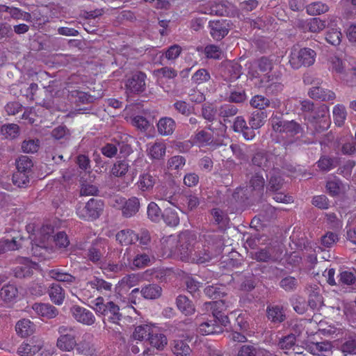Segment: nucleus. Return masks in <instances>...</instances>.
I'll return each instance as SVG.
<instances>
[{
  "label": "nucleus",
  "instance_id": "3",
  "mask_svg": "<svg viewBox=\"0 0 356 356\" xmlns=\"http://www.w3.org/2000/svg\"><path fill=\"white\" fill-rule=\"evenodd\" d=\"M316 52L310 48L298 49L293 47L291 50L289 63L293 69H298L302 66H310L315 61Z\"/></svg>",
  "mask_w": 356,
  "mask_h": 356
},
{
  "label": "nucleus",
  "instance_id": "55",
  "mask_svg": "<svg viewBox=\"0 0 356 356\" xmlns=\"http://www.w3.org/2000/svg\"><path fill=\"white\" fill-rule=\"evenodd\" d=\"M343 187L342 181L339 179L327 181L326 183V189L328 193L332 196H338Z\"/></svg>",
  "mask_w": 356,
  "mask_h": 356
},
{
  "label": "nucleus",
  "instance_id": "9",
  "mask_svg": "<svg viewBox=\"0 0 356 356\" xmlns=\"http://www.w3.org/2000/svg\"><path fill=\"white\" fill-rule=\"evenodd\" d=\"M205 245L211 250L214 255L218 257L224 249L222 236L216 232H208L204 235Z\"/></svg>",
  "mask_w": 356,
  "mask_h": 356
},
{
  "label": "nucleus",
  "instance_id": "32",
  "mask_svg": "<svg viewBox=\"0 0 356 356\" xmlns=\"http://www.w3.org/2000/svg\"><path fill=\"white\" fill-rule=\"evenodd\" d=\"M147 341L149 345L154 348H156L158 350H162L168 343L166 337L161 333L152 332L151 337L147 338Z\"/></svg>",
  "mask_w": 356,
  "mask_h": 356
},
{
  "label": "nucleus",
  "instance_id": "54",
  "mask_svg": "<svg viewBox=\"0 0 356 356\" xmlns=\"http://www.w3.org/2000/svg\"><path fill=\"white\" fill-rule=\"evenodd\" d=\"M317 165L322 171L327 172L337 167V163L334 158L322 156L317 162Z\"/></svg>",
  "mask_w": 356,
  "mask_h": 356
},
{
  "label": "nucleus",
  "instance_id": "62",
  "mask_svg": "<svg viewBox=\"0 0 356 356\" xmlns=\"http://www.w3.org/2000/svg\"><path fill=\"white\" fill-rule=\"evenodd\" d=\"M30 243L32 244L31 252L33 256L42 259H45L49 252V248L45 246L44 243H41V244H33L30 242Z\"/></svg>",
  "mask_w": 356,
  "mask_h": 356
},
{
  "label": "nucleus",
  "instance_id": "24",
  "mask_svg": "<svg viewBox=\"0 0 356 356\" xmlns=\"http://www.w3.org/2000/svg\"><path fill=\"white\" fill-rule=\"evenodd\" d=\"M23 237H21L18 241L17 238L13 237L11 240L10 239H1L0 240V254L5 253L7 251L15 250L22 248L23 244L21 241H24Z\"/></svg>",
  "mask_w": 356,
  "mask_h": 356
},
{
  "label": "nucleus",
  "instance_id": "34",
  "mask_svg": "<svg viewBox=\"0 0 356 356\" xmlns=\"http://www.w3.org/2000/svg\"><path fill=\"white\" fill-rule=\"evenodd\" d=\"M33 163L27 156H21L16 160V168L17 171L33 174L32 168Z\"/></svg>",
  "mask_w": 356,
  "mask_h": 356
},
{
  "label": "nucleus",
  "instance_id": "59",
  "mask_svg": "<svg viewBox=\"0 0 356 356\" xmlns=\"http://www.w3.org/2000/svg\"><path fill=\"white\" fill-rule=\"evenodd\" d=\"M129 163L127 161H118L114 163L111 172L115 177H123L127 172Z\"/></svg>",
  "mask_w": 356,
  "mask_h": 356
},
{
  "label": "nucleus",
  "instance_id": "53",
  "mask_svg": "<svg viewBox=\"0 0 356 356\" xmlns=\"http://www.w3.org/2000/svg\"><path fill=\"white\" fill-rule=\"evenodd\" d=\"M135 232L131 229H123L116 234V240L121 244L128 245L134 243Z\"/></svg>",
  "mask_w": 356,
  "mask_h": 356
},
{
  "label": "nucleus",
  "instance_id": "20",
  "mask_svg": "<svg viewBox=\"0 0 356 356\" xmlns=\"http://www.w3.org/2000/svg\"><path fill=\"white\" fill-rule=\"evenodd\" d=\"M15 330L18 335L26 337L33 334L35 325L30 320L23 318L17 323Z\"/></svg>",
  "mask_w": 356,
  "mask_h": 356
},
{
  "label": "nucleus",
  "instance_id": "33",
  "mask_svg": "<svg viewBox=\"0 0 356 356\" xmlns=\"http://www.w3.org/2000/svg\"><path fill=\"white\" fill-rule=\"evenodd\" d=\"M24 261H26V264L17 266L13 270L14 275L17 278H26L33 275V271L31 265L35 264L30 262L27 258H25Z\"/></svg>",
  "mask_w": 356,
  "mask_h": 356
},
{
  "label": "nucleus",
  "instance_id": "5",
  "mask_svg": "<svg viewBox=\"0 0 356 356\" xmlns=\"http://www.w3.org/2000/svg\"><path fill=\"white\" fill-rule=\"evenodd\" d=\"M195 240V234L189 231H184L179 235L177 254L183 261L189 262L193 249V243Z\"/></svg>",
  "mask_w": 356,
  "mask_h": 356
},
{
  "label": "nucleus",
  "instance_id": "26",
  "mask_svg": "<svg viewBox=\"0 0 356 356\" xmlns=\"http://www.w3.org/2000/svg\"><path fill=\"white\" fill-rule=\"evenodd\" d=\"M200 330L202 334H219L223 332V328L221 325H219L213 318L211 320H208L200 325Z\"/></svg>",
  "mask_w": 356,
  "mask_h": 356
},
{
  "label": "nucleus",
  "instance_id": "25",
  "mask_svg": "<svg viewBox=\"0 0 356 356\" xmlns=\"http://www.w3.org/2000/svg\"><path fill=\"white\" fill-rule=\"evenodd\" d=\"M171 350L176 356H191V349L183 340H174L171 343Z\"/></svg>",
  "mask_w": 356,
  "mask_h": 356
},
{
  "label": "nucleus",
  "instance_id": "17",
  "mask_svg": "<svg viewBox=\"0 0 356 356\" xmlns=\"http://www.w3.org/2000/svg\"><path fill=\"white\" fill-rule=\"evenodd\" d=\"M157 129L160 135L171 136L176 128L175 121L169 117H163L157 122Z\"/></svg>",
  "mask_w": 356,
  "mask_h": 356
},
{
  "label": "nucleus",
  "instance_id": "12",
  "mask_svg": "<svg viewBox=\"0 0 356 356\" xmlns=\"http://www.w3.org/2000/svg\"><path fill=\"white\" fill-rule=\"evenodd\" d=\"M217 257L205 245L202 247L197 246L191 255L189 262L197 264L209 262Z\"/></svg>",
  "mask_w": 356,
  "mask_h": 356
},
{
  "label": "nucleus",
  "instance_id": "11",
  "mask_svg": "<svg viewBox=\"0 0 356 356\" xmlns=\"http://www.w3.org/2000/svg\"><path fill=\"white\" fill-rule=\"evenodd\" d=\"M282 253V252L276 247L268 245L257 251L253 258L259 262L275 261L280 257Z\"/></svg>",
  "mask_w": 356,
  "mask_h": 356
},
{
  "label": "nucleus",
  "instance_id": "56",
  "mask_svg": "<svg viewBox=\"0 0 356 356\" xmlns=\"http://www.w3.org/2000/svg\"><path fill=\"white\" fill-rule=\"evenodd\" d=\"M218 115L225 122L228 118L236 115L238 111V108L232 104L222 105L218 110Z\"/></svg>",
  "mask_w": 356,
  "mask_h": 356
},
{
  "label": "nucleus",
  "instance_id": "23",
  "mask_svg": "<svg viewBox=\"0 0 356 356\" xmlns=\"http://www.w3.org/2000/svg\"><path fill=\"white\" fill-rule=\"evenodd\" d=\"M140 293L145 299L154 300L161 297L162 289L158 284H149L142 288Z\"/></svg>",
  "mask_w": 356,
  "mask_h": 356
},
{
  "label": "nucleus",
  "instance_id": "7",
  "mask_svg": "<svg viewBox=\"0 0 356 356\" xmlns=\"http://www.w3.org/2000/svg\"><path fill=\"white\" fill-rule=\"evenodd\" d=\"M146 74L143 72H134L126 81L125 86L127 92L139 94L144 92L146 88Z\"/></svg>",
  "mask_w": 356,
  "mask_h": 356
},
{
  "label": "nucleus",
  "instance_id": "58",
  "mask_svg": "<svg viewBox=\"0 0 356 356\" xmlns=\"http://www.w3.org/2000/svg\"><path fill=\"white\" fill-rule=\"evenodd\" d=\"M51 136L56 140H67L70 137V131L65 125H60L51 131Z\"/></svg>",
  "mask_w": 356,
  "mask_h": 356
},
{
  "label": "nucleus",
  "instance_id": "27",
  "mask_svg": "<svg viewBox=\"0 0 356 356\" xmlns=\"http://www.w3.org/2000/svg\"><path fill=\"white\" fill-rule=\"evenodd\" d=\"M104 316L113 323H118L122 317L119 306L112 301L107 302V309Z\"/></svg>",
  "mask_w": 356,
  "mask_h": 356
},
{
  "label": "nucleus",
  "instance_id": "47",
  "mask_svg": "<svg viewBox=\"0 0 356 356\" xmlns=\"http://www.w3.org/2000/svg\"><path fill=\"white\" fill-rule=\"evenodd\" d=\"M147 213L148 218L154 222H158L161 220L162 218V213L161 209L154 202H151L148 206L147 209Z\"/></svg>",
  "mask_w": 356,
  "mask_h": 356
},
{
  "label": "nucleus",
  "instance_id": "8",
  "mask_svg": "<svg viewBox=\"0 0 356 356\" xmlns=\"http://www.w3.org/2000/svg\"><path fill=\"white\" fill-rule=\"evenodd\" d=\"M205 305L207 307L211 306L212 309V314L213 319L219 325L226 327L229 323L227 314L223 312V307L226 308L227 305H225V301L223 300H219L214 302H206Z\"/></svg>",
  "mask_w": 356,
  "mask_h": 356
},
{
  "label": "nucleus",
  "instance_id": "41",
  "mask_svg": "<svg viewBox=\"0 0 356 356\" xmlns=\"http://www.w3.org/2000/svg\"><path fill=\"white\" fill-rule=\"evenodd\" d=\"M139 242V245L143 249H147V245L151 242V236L147 229H142L138 233L135 232L134 236V243Z\"/></svg>",
  "mask_w": 356,
  "mask_h": 356
},
{
  "label": "nucleus",
  "instance_id": "13",
  "mask_svg": "<svg viewBox=\"0 0 356 356\" xmlns=\"http://www.w3.org/2000/svg\"><path fill=\"white\" fill-rule=\"evenodd\" d=\"M72 316L79 323L91 325L95 322V317L92 312L79 305H73L70 308Z\"/></svg>",
  "mask_w": 356,
  "mask_h": 356
},
{
  "label": "nucleus",
  "instance_id": "50",
  "mask_svg": "<svg viewBox=\"0 0 356 356\" xmlns=\"http://www.w3.org/2000/svg\"><path fill=\"white\" fill-rule=\"evenodd\" d=\"M250 104L252 107L258 108V111H264L266 108L270 106V102L267 97L257 95L251 99Z\"/></svg>",
  "mask_w": 356,
  "mask_h": 356
},
{
  "label": "nucleus",
  "instance_id": "52",
  "mask_svg": "<svg viewBox=\"0 0 356 356\" xmlns=\"http://www.w3.org/2000/svg\"><path fill=\"white\" fill-rule=\"evenodd\" d=\"M284 185V179L278 175L272 174L268 180L267 189L272 192H277Z\"/></svg>",
  "mask_w": 356,
  "mask_h": 356
},
{
  "label": "nucleus",
  "instance_id": "44",
  "mask_svg": "<svg viewBox=\"0 0 356 356\" xmlns=\"http://www.w3.org/2000/svg\"><path fill=\"white\" fill-rule=\"evenodd\" d=\"M307 13L310 15H318L327 13L329 7L327 4L321 1H316L309 4L307 7Z\"/></svg>",
  "mask_w": 356,
  "mask_h": 356
},
{
  "label": "nucleus",
  "instance_id": "40",
  "mask_svg": "<svg viewBox=\"0 0 356 356\" xmlns=\"http://www.w3.org/2000/svg\"><path fill=\"white\" fill-rule=\"evenodd\" d=\"M153 332L152 328L148 325H138L135 328L133 337L135 339L143 341L151 337Z\"/></svg>",
  "mask_w": 356,
  "mask_h": 356
},
{
  "label": "nucleus",
  "instance_id": "63",
  "mask_svg": "<svg viewBox=\"0 0 356 356\" xmlns=\"http://www.w3.org/2000/svg\"><path fill=\"white\" fill-rule=\"evenodd\" d=\"M40 147V140L38 139L25 140L22 143V149L25 153L37 152Z\"/></svg>",
  "mask_w": 356,
  "mask_h": 356
},
{
  "label": "nucleus",
  "instance_id": "45",
  "mask_svg": "<svg viewBox=\"0 0 356 356\" xmlns=\"http://www.w3.org/2000/svg\"><path fill=\"white\" fill-rule=\"evenodd\" d=\"M256 280L254 274L247 273L242 276V280L240 284V290L250 292L256 286Z\"/></svg>",
  "mask_w": 356,
  "mask_h": 356
},
{
  "label": "nucleus",
  "instance_id": "22",
  "mask_svg": "<svg viewBox=\"0 0 356 356\" xmlns=\"http://www.w3.org/2000/svg\"><path fill=\"white\" fill-rule=\"evenodd\" d=\"M266 315L268 320L274 323H280L286 319L283 307L279 305L267 307Z\"/></svg>",
  "mask_w": 356,
  "mask_h": 356
},
{
  "label": "nucleus",
  "instance_id": "1",
  "mask_svg": "<svg viewBox=\"0 0 356 356\" xmlns=\"http://www.w3.org/2000/svg\"><path fill=\"white\" fill-rule=\"evenodd\" d=\"M270 124L273 131L284 139L283 144L285 147L296 141V136L300 135L302 137L305 134V131L301 124L294 120H286L282 114H273L270 118Z\"/></svg>",
  "mask_w": 356,
  "mask_h": 356
},
{
  "label": "nucleus",
  "instance_id": "16",
  "mask_svg": "<svg viewBox=\"0 0 356 356\" xmlns=\"http://www.w3.org/2000/svg\"><path fill=\"white\" fill-rule=\"evenodd\" d=\"M265 184V179L259 173H255L250 180V187L252 188L255 194V200L259 201L264 194V188Z\"/></svg>",
  "mask_w": 356,
  "mask_h": 356
},
{
  "label": "nucleus",
  "instance_id": "61",
  "mask_svg": "<svg viewBox=\"0 0 356 356\" xmlns=\"http://www.w3.org/2000/svg\"><path fill=\"white\" fill-rule=\"evenodd\" d=\"M280 286L286 291H293L298 286V280L294 277L287 276L280 280Z\"/></svg>",
  "mask_w": 356,
  "mask_h": 356
},
{
  "label": "nucleus",
  "instance_id": "37",
  "mask_svg": "<svg viewBox=\"0 0 356 356\" xmlns=\"http://www.w3.org/2000/svg\"><path fill=\"white\" fill-rule=\"evenodd\" d=\"M49 295L51 300L57 305L62 304L65 298L64 291L58 284H52L51 287L49 290Z\"/></svg>",
  "mask_w": 356,
  "mask_h": 356
},
{
  "label": "nucleus",
  "instance_id": "21",
  "mask_svg": "<svg viewBox=\"0 0 356 356\" xmlns=\"http://www.w3.org/2000/svg\"><path fill=\"white\" fill-rule=\"evenodd\" d=\"M176 305L179 310L186 316L191 315L195 311L193 302L184 295H179L177 297Z\"/></svg>",
  "mask_w": 356,
  "mask_h": 356
},
{
  "label": "nucleus",
  "instance_id": "10",
  "mask_svg": "<svg viewBox=\"0 0 356 356\" xmlns=\"http://www.w3.org/2000/svg\"><path fill=\"white\" fill-rule=\"evenodd\" d=\"M209 27L212 38L216 40H221L229 33L230 24L227 19H218L210 21Z\"/></svg>",
  "mask_w": 356,
  "mask_h": 356
},
{
  "label": "nucleus",
  "instance_id": "35",
  "mask_svg": "<svg viewBox=\"0 0 356 356\" xmlns=\"http://www.w3.org/2000/svg\"><path fill=\"white\" fill-rule=\"evenodd\" d=\"M42 347V343L38 344L22 343L18 348V353L22 356H31L38 353Z\"/></svg>",
  "mask_w": 356,
  "mask_h": 356
},
{
  "label": "nucleus",
  "instance_id": "18",
  "mask_svg": "<svg viewBox=\"0 0 356 356\" xmlns=\"http://www.w3.org/2000/svg\"><path fill=\"white\" fill-rule=\"evenodd\" d=\"M32 308L38 315L48 319L55 318L58 314V309L49 304L35 303Z\"/></svg>",
  "mask_w": 356,
  "mask_h": 356
},
{
  "label": "nucleus",
  "instance_id": "42",
  "mask_svg": "<svg viewBox=\"0 0 356 356\" xmlns=\"http://www.w3.org/2000/svg\"><path fill=\"white\" fill-rule=\"evenodd\" d=\"M166 147L163 143H155L148 149V154L154 159H161L165 154Z\"/></svg>",
  "mask_w": 356,
  "mask_h": 356
},
{
  "label": "nucleus",
  "instance_id": "30",
  "mask_svg": "<svg viewBox=\"0 0 356 356\" xmlns=\"http://www.w3.org/2000/svg\"><path fill=\"white\" fill-rule=\"evenodd\" d=\"M204 293L211 299H220L227 296L225 286L218 284L206 286Z\"/></svg>",
  "mask_w": 356,
  "mask_h": 356
},
{
  "label": "nucleus",
  "instance_id": "51",
  "mask_svg": "<svg viewBox=\"0 0 356 356\" xmlns=\"http://www.w3.org/2000/svg\"><path fill=\"white\" fill-rule=\"evenodd\" d=\"M308 305L313 309L319 308L323 305V298L318 289H312L311 291Z\"/></svg>",
  "mask_w": 356,
  "mask_h": 356
},
{
  "label": "nucleus",
  "instance_id": "49",
  "mask_svg": "<svg viewBox=\"0 0 356 356\" xmlns=\"http://www.w3.org/2000/svg\"><path fill=\"white\" fill-rule=\"evenodd\" d=\"M156 181L157 179L154 175L145 173L140 176L139 186L143 191H149L153 188Z\"/></svg>",
  "mask_w": 356,
  "mask_h": 356
},
{
  "label": "nucleus",
  "instance_id": "28",
  "mask_svg": "<svg viewBox=\"0 0 356 356\" xmlns=\"http://www.w3.org/2000/svg\"><path fill=\"white\" fill-rule=\"evenodd\" d=\"M339 350L345 356L356 353V339L353 336L345 337L341 340Z\"/></svg>",
  "mask_w": 356,
  "mask_h": 356
},
{
  "label": "nucleus",
  "instance_id": "39",
  "mask_svg": "<svg viewBox=\"0 0 356 356\" xmlns=\"http://www.w3.org/2000/svg\"><path fill=\"white\" fill-rule=\"evenodd\" d=\"M17 288L13 284H6L0 290V297L6 302H10L17 296Z\"/></svg>",
  "mask_w": 356,
  "mask_h": 356
},
{
  "label": "nucleus",
  "instance_id": "2",
  "mask_svg": "<svg viewBox=\"0 0 356 356\" xmlns=\"http://www.w3.org/2000/svg\"><path fill=\"white\" fill-rule=\"evenodd\" d=\"M60 337L57 339L56 346L63 351H70L77 346L76 350L81 349V353L85 355L92 354L94 348H90L88 343H80L78 344L76 336L72 327L60 326L58 328Z\"/></svg>",
  "mask_w": 356,
  "mask_h": 356
},
{
  "label": "nucleus",
  "instance_id": "43",
  "mask_svg": "<svg viewBox=\"0 0 356 356\" xmlns=\"http://www.w3.org/2000/svg\"><path fill=\"white\" fill-rule=\"evenodd\" d=\"M256 65L261 72H270L273 68V58L270 56H261L256 60Z\"/></svg>",
  "mask_w": 356,
  "mask_h": 356
},
{
  "label": "nucleus",
  "instance_id": "29",
  "mask_svg": "<svg viewBox=\"0 0 356 356\" xmlns=\"http://www.w3.org/2000/svg\"><path fill=\"white\" fill-rule=\"evenodd\" d=\"M49 275L58 282H67L68 284L74 283L76 277L72 275L64 272L60 268H55L49 270Z\"/></svg>",
  "mask_w": 356,
  "mask_h": 356
},
{
  "label": "nucleus",
  "instance_id": "15",
  "mask_svg": "<svg viewBox=\"0 0 356 356\" xmlns=\"http://www.w3.org/2000/svg\"><path fill=\"white\" fill-rule=\"evenodd\" d=\"M308 95L312 99L323 102L331 101L335 98V94L332 91L320 87L318 85L312 86Z\"/></svg>",
  "mask_w": 356,
  "mask_h": 356
},
{
  "label": "nucleus",
  "instance_id": "31",
  "mask_svg": "<svg viewBox=\"0 0 356 356\" xmlns=\"http://www.w3.org/2000/svg\"><path fill=\"white\" fill-rule=\"evenodd\" d=\"M267 114L266 111H255L250 116L248 123L254 129L261 128L265 123Z\"/></svg>",
  "mask_w": 356,
  "mask_h": 356
},
{
  "label": "nucleus",
  "instance_id": "46",
  "mask_svg": "<svg viewBox=\"0 0 356 356\" xmlns=\"http://www.w3.org/2000/svg\"><path fill=\"white\" fill-rule=\"evenodd\" d=\"M211 5L214 15L218 16H229L230 9L233 7L228 1L215 2L211 3Z\"/></svg>",
  "mask_w": 356,
  "mask_h": 356
},
{
  "label": "nucleus",
  "instance_id": "57",
  "mask_svg": "<svg viewBox=\"0 0 356 356\" xmlns=\"http://www.w3.org/2000/svg\"><path fill=\"white\" fill-rule=\"evenodd\" d=\"M211 215L215 222L219 225L220 229H224L228 223V218L224 212L218 208H215L211 210Z\"/></svg>",
  "mask_w": 356,
  "mask_h": 356
},
{
  "label": "nucleus",
  "instance_id": "4",
  "mask_svg": "<svg viewBox=\"0 0 356 356\" xmlns=\"http://www.w3.org/2000/svg\"><path fill=\"white\" fill-rule=\"evenodd\" d=\"M103 209V201L91 198L84 206L79 205L76 208V213L81 219L94 220L100 216Z\"/></svg>",
  "mask_w": 356,
  "mask_h": 356
},
{
  "label": "nucleus",
  "instance_id": "19",
  "mask_svg": "<svg viewBox=\"0 0 356 356\" xmlns=\"http://www.w3.org/2000/svg\"><path fill=\"white\" fill-rule=\"evenodd\" d=\"M307 349L313 355L326 356L325 353L332 349V344L328 341L311 342L307 345Z\"/></svg>",
  "mask_w": 356,
  "mask_h": 356
},
{
  "label": "nucleus",
  "instance_id": "14",
  "mask_svg": "<svg viewBox=\"0 0 356 356\" xmlns=\"http://www.w3.org/2000/svg\"><path fill=\"white\" fill-rule=\"evenodd\" d=\"M140 207V200L136 197H131L125 200L122 207V214L124 218H131L136 215Z\"/></svg>",
  "mask_w": 356,
  "mask_h": 356
},
{
  "label": "nucleus",
  "instance_id": "6",
  "mask_svg": "<svg viewBox=\"0 0 356 356\" xmlns=\"http://www.w3.org/2000/svg\"><path fill=\"white\" fill-rule=\"evenodd\" d=\"M274 159L275 156L270 152L264 149H257L252 154L251 165L264 172H268L270 169L275 171Z\"/></svg>",
  "mask_w": 356,
  "mask_h": 356
},
{
  "label": "nucleus",
  "instance_id": "60",
  "mask_svg": "<svg viewBox=\"0 0 356 356\" xmlns=\"http://www.w3.org/2000/svg\"><path fill=\"white\" fill-rule=\"evenodd\" d=\"M202 116L209 122H213L216 119V109L211 104L205 103L202 105Z\"/></svg>",
  "mask_w": 356,
  "mask_h": 356
},
{
  "label": "nucleus",
  "instance_id": "38",
  "mask_svg": "<svg viewBox=\"0 0 356 356\" xmlns=\"http://www.w3.org/2000/svg\"><path fill=\"white\" fill-rule=\"evenodd\" d=\"M31 174L17 171L13 175V183L19 188H26L28 186Z\"/></svg>",
  "mask_w": 356,
  "mask_h": 356
},
{
  "label": "nucleus",
  "instance_id": "36",
  "mask_svg": "<svg viewBox=\"0 0 356 356\" xmlns=\"http://www.w3.org/2000/svg\"><path fill=\"white\" fill-rule=\"evenodd\" d=\"M166 225L175 227L179 223V218L176 210L172 208H167L162 213V218Z\"/></svg>",
  "mask_w": 356,
  "mask_h": 356
},
{
  "label": "nucleus",
  "instance_id": "48",
  "mask_svg": "<svg viewBox=\"0 0 356 356\" xmlns=\"http://www.w3.org/2000/svg\"><path fill=\"white\" fill-rule=\"evenodd\" d=\"M1 132L6 138L14 139L19 135V127L16 124H4L1 128Z\"/></svg>",
  "mask_w": 356,
  "mask_h": 356
},
{
  "label": "nucleus",
  "instance_id": "64",
  "mask_svg": "<svg viewBox=\"0 0 356 356\" xmlns=\"http://www.w3.org/2000/svg\"><path fill=\"white\" fill-rule=\"evenodd\" d=\"M296 342V335L294 334H289L281 338L277 343V346L282 350H289L295 346Z\"/></svg>",
  "mask_w": 356,
  "mask_h": 356
}]
</instances>
